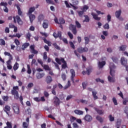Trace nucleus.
<instances>
[{"instance_id": "obj_1", "label": "nucleus", "mask_w": 128, "mask_h": 128, "mask_svg": "<svg viewBox=\"0 0 128 128\" xmlns=\"http://www.w3.org/2000/svg\"><path fill=\"white\" fill-rule=\"evenodd\" d=\"M75 22L76 26L72 24H70L69 26V30H71L72 34H74V35L76 34L78 32V31L76 30V28H82V25L80 24L78 21L76 20Z\"/></svg>"}, {"instance_id": "obj_2", "label": "nucleus", "mask_w": 128, "mask_h": 128, "mask_svg": "<svg viewBox=\"0 0 128 128\" xmlns=\"http://www.w3.org/2000/svg\"><path fill=\"white\" fill-rule=\"evenodd\" d=\"M88 52V48H86L79 47L77 48V50H74V54L78 58H80V54H82V52ZM78 52H79V54Z\"/></svg>"}, {"instance_id": "obj_3", "label": "nucleus", "mask_w": 128, "mask_h": 128, "mask_svg": "<svg viewBox=\"0 0 128 128\" xmlns=\"http://www.w3.org/2000/svg\"><path fill=\"white\" fill-rule=\"evenodd\" d=\"M18 86H13V89L11 90V94L14 96V98L18 100L20 96H18Z\"/></svg>"}, {"instance_id": "obj_4", "label": "nucleus", "mask_w": 128, "mask_h": 128, "mask_svg": "<svg viewBox=\"0 0 128 128\" xmlns=\"http://www.w3.org/2000/svg\"><path fill=\"white\" fill-rule=\"evenodd\" d=\"M13 18H14V24H16V22H18L19 26H22V24H24V22H22V20L20 16H14Z\"/></svg>"}, {"instance_id": "obj_5", "label": "nucleus", "mask_w": 128, "mask_h": 128, "mask_svg": "<svg viewBox=\"0 0 128 128\" xmlns=\"http://www.w3.org/2000/svg\"><path fill=\"white\" fill-rule=\"evenodd\" d=\"M110 74L112 76H114V68H116V66L113 63H110Z\"/></svg>"}, {"instance_id": "obj_6", "label": "nucleus", "mask_w": 128, "mask_h": 128, "mask_svg": "<svg viewBox=\"0 0 128 128\" xmlns=\"http://www.w3.org/2000/svg\"><path fill=\"white\" fill-rule=\"evenodd\" d=\"M12 108L16 114H20V106L17 104H14L12 105Z\"/></svg>"}, {"instance_id": "obj_7", "label": "nucleus", "mask_w": 128, "mask_h": 128, "mask_svg": "<svg viewBox=\"0 0 128 128\" xmlns=\"http://www.w3.org/2000/svg\"><path fill=\"white\" fill-rule=\"evenodd\" d=\"M1 6H4V12H8V3L4 2H1L0 4Z\"/></svg>"}, {"instance_id": "obj_8", "label": "nucleus", "mask_w": 128, "mask_h": 128, "mask_svg": "<svg viewBox=\"0 0 128 128\" xmlns=\"http://www.w3.org/2000/svg\"><path fill=\"white\" fill-rule=\"evenodd\" d=\"M70 72L72 74V76H71V80H72V82L73 83V84H74V76H76V72H74V69H71L70 70Z\"/></svg>"}, {"instance_id": "obj_9", "label": "nucleus", "mask_w": 128, "mask_h": 128, "mask_svg": "<svg viewBox=\"0 0 128 128\" xmlns=\"http://www.w3.org/2000/svg\"><path fill=\"white\" fill-rule=\"evenodd\" d=\"M14 42L16 46V50H18V52H20L21 48L20 47L18 46L20 44V40H18V39H16L14 40Z\"/></svg>"}, {"instance_id": "obj_10", "label": "nucleus", "mask_w": 128, "mask_h": 128, "mask_svg": "<svg viewBox=\"0 0 128 128\" xmlns=\"http://www.w3.org/2000/svg\"><path fill=\"white\" fill-rule=\"evenodd\" d=\"M54 104H55L56 106H60V100L58 97L57 96H55L54 97Z\"/></svg>"}, {"instance_id": "obj_11", "label": "nucleus", "mask_w": 128, "mask_h": 128, "mask_svg": "<svg viewBox=\"0 0 128 128\" xmlns=\"http://www.w3.org/2000/svg\"><path fill=\"white\" fill-rule=\"evenodd\" d=\"M61 62L63 64L62 65V68L66 70V68H68V64H66V60H64V58H61Z\"/></svg>"}, {"instance_id": "obj_12", "label": "nucleus", "mask_w": 128, "mask_h": 128, "mask_svg": "<svg viewBox=\"0 0 128 128\" xmlns=\"http://www.w3.org/2000/svg\"><path fill=\"white\" fill-rule=\"evenodd\" d=\"M30 52L31 54H38V52L34 49V46L33 45L30 46Z\"/></svg>"}, {"instance_id": "obj_13", "label": "nucleus", "mask_w": 128, "mask_h": 128, "mask_svg": "<svg viewBox=\"0 0 128 128\" xmlns=\"http://www.w3.org/2000/svg\"><path fill=\"white\" fill-rule=\"evenodd\" d=\"M86 122H90L92 120V117L89 114H86L84 118Z\"/></svg>"}, {"instance_id": "obj_14", "label": "nucleus", "mask_w": 128, "mask_h": 128, "mask_svg": "<svg viewBox=\"0 0 128 128\" xmlns=\"http://www.w3.org/2000/svg\"><path fill=\"white\" fill-rule=\"evenodd\" d=\"M121 64L122 66H126V64H128V60H126V58L124 57H122L121 58Z\"/></svg>"}, {"instance_id": "obj_15", "label": "nucleus", "mask_w": 128, "mask_h": 128, "mask_svg": "<svg viewBox=\"0 0 128 128\" xmlns=\"http://www.w3.org/2000/svg\"><path fill=\"white\" fill-rule=\"evenodd\" d=\"M42 27L44 28H48V20H44L42 24Z\"/></svg>"}, {"instance_id": "obj_16", "label": "nucleus", "mask_w": 128, "mask_h": 128, "mask_svg": "<svg viewBox=\"0 0 128 128\" xmlns=\"http://www.w3.org/2000/svg\"><path fill=\"white\" fill-rule=\"evenodd\" d=\"M46 84H50L52 82V78L50 76H47L46 78Z\"/></svg>"}, {"instance_id": "obj_17", "label": "nucleus", "mask_w": 128, "mask_h": 128, "mask_svg": "<svg viewBox=\"0 0 128 128\" xmlns=\"http://www.w3.org/2000/svg\"><path fill=\"white\" fill-rule=\"evenodd\" d=\"M7 68L8 70H12V60H8L6 62Z\"/></svg>"}, {"instance_id": "obj_18", "label": "nucleus", "mask_w": 128, "mask_h": 128, "mask_svg": "<svg viewBox=\"0 0 128 128\" xmlns=\"http://www.w3.org/2000/svg\"><path fill=\"white\" fill-rule=\"evenodd\" d=\"M92 16H93V18L96 20H100V17H98L96 14L92 12Z\"/></svg>"}, {"instance_id": "obj_19", "label": "nucleus", "mask_w": 128, "mask_h": 128, "mask_svg": "<svg viewBox=\"0 0 128 128\" xmlns=\"http://www.w3.org/2000/svg\"><path fill=\"white\" fill-rule=\"evenodd\" d=\"M106 65V61L99 62L98 66L99 68H102L104 66Z\"/></svg>"}, {"instance_id": "obj_20", "label": "nucleus", "mask_w": 128, "mask_h": 128, "mask_svg": "<svg viewBox=\"0 0 128 128\" xmlns=\"http://www.w3.org/2000/svg\"><path fill=\"white\" fill-rule=\"evenodd\" d=\"M28 46H30V43H28V42L24 43L22 46V50H26V48Z\"/></svg>"}, {"instance_id": "obj_21", "label": "nucleus", "mask_w": 128, "mask_h": 128, "mask_svg": "<svg viewBox=\"0 0 128 128\" xmlns=\"http://www.w3.org/2000/svg\"><path fill=\"white\" fill-rule=\"evenodd\" d=\"M121 14H122V10H117L115 12V16L117 18H120V16Z\"/></svg>"}, {"instance_id": "obj_22", "label": "nucleus", "mask_w": 128, "mask_h": 128, "mask_svg": "<svg viewBox=\"0 0 128 128\" xmlns=\"http://www.w3.org/2000/svg\"><path fill=\"white\" fill-rule=\"evenodd\" d=\"M4 54L5 56H9L8 60H13L12 56V54H10V53L7 52H4Z\"/></svg>"}, {"instance_id": "obj_23", "label": "nucleus", "mask_w": 128, "mask_h": 128, "mask_svg": "<svg viewBox=\"0 0 128 128\" xmlns=\"http://www.w3.org/2000/svg\"><path fill=\"white\" fill-rule=\"evenodd\" d=\"M94 110L96 112L99 114L100 116L102 114L104 111V110H100L98 108H94Z\"/></svg>"}, {"instance_id": "obj_24", "label": "nucleus", "mask_w": 128, "mask_h": 128, "mask_svg": "<svg viewBox=\"0 0 128 128\" xmlns=\"http://www.w3.org/2000/svg\"><path fill=\"white\" fill-rule=\"evenodd\" d=\"M30 16V21L31 24L32 23V22H34V20L36 19V16H34V14H29Z\"/></svg>"}, {"instance_id": "obj_25", "label": "nucleus", "mask_w": 128, "mask_h": 128, "mask_svg": "<svg viewBox=\"0 0 128 128\" xmlns=\"http://www.w3.org/2000/svg\"><path fill=\"white\" fill-rule=\"evenodd\" d=\"M74 112H75L76 114H78L79 116H80L84 114V112L80 110H74Z\"/></svg>"}, {"instance_id": "obj_26", "label": "nucleus", "mask_w": 128, "mask_h": 128, "mask_svg": "<svg viewBox=\"0 0 128 128\" xmlns=\"http://www.w3.org/2000/svg\"><path fill=\"white\" fill-rule=\"evenodd\" d=\"M5 110L4 112H6V114H8V112L10 110V107L8 105L4 107Z\"/></svg>"}, {"instance_id": "obj_27", "label": "nucleus", "mask_w": 128, "mask_h": 128, "mask_svg": "<svg viewBox=\"0 0 128 128\" xmlns=\"http://www.w3.org/2000/svg\"><path fill=\"white\" fill-rule=\"evenodd\" d=\"M66 24V21L64 18H59L58 24Z\"/></svg>"}, {"instance_id": "obj_28", "label": "nucleus", "mask_w": 128, "mask_h": 128, "mask_svg": "<svg viewBox=\"0 0 128 128\" xmlns=\"http://www.w3.org/2000/svg\"><path fill=\"white\" fill-rule=\"evenodd\" d=\"M16 8L18 10V16H22V10H20V8L18 5L16 6Z\"/></svg>"}, {"instance_id": "obj_29", "label": "nucleus", "mask_w": 128, "mask_h": 128, "mask_svg": "<svg viewBox=\"0 0 128 128\" xmlns=\"http://www.w3.org/2000/svg\"><path fill=\"white\" fill-rule=\"evenodd\" d=\"M84 16L85 18V19L83 20V22H90V17L87 15H84Z\"/></svg>"}, {"instance_id": "obj_30", "label": "nucleus", "mask_w": 128, "mask_h": 128, "mask_svg": "<svg viewBox=\"0 0 128 128\" xmlns=\"http://www.w3.org/2000/svg\"><path fill=\"white\" fill-rule=\"evenodd\" d=\"M36 10V7H31L28 10V14H32Z\"/></svg>"}, {"instance_id": "obj_31", "label": "nucleus", "mask_w": 128, "mask_h": 128, "mask_svg": "<svg viewBox=\"0 0 128 128\" xmlns=\"http://www.w3.org/2000/svg\"><path fill=\"white\" fill-rule=\"evenodd\" d=\"M96 94H98V92H96V91L92 92V94L94 98V100H98V96H96Z\"/></svg>"}, {"instance_id": "obj_32", "label": "nucleus", "mask_w": 128, "mask_h": 128, "mask_svg": "<svg viewBox=\"0 0 128 128\" xmlns=\"http://www.w3.org/2000/svg\"><path fill=\"white\" fill-rule=\"evenodd\" d=\"M112 60L114 62H115V64H118V58H116V56H113L112 58Z\"/></svg>"}, {"instance_id": "obj_33", "label": "nucleus", "mask_w": 128, "mask_h": 128, "mask_svg": "<svg viewBox=\"0 0 128 128\" xmlns=\"http://www.w3.org/2000/svg\"><path fill=\"white\" fill-rule=\"evenodd\" d=\"M96 120H97L98 122H104V119H102V118L100 116H96Z\"/></svg>"}, {"instance_id": "obj_34", "label": "nucleus", "mask_w": 128, "mask_h": 128, "mask_svg": "<svg viewBox=\"0 0 128 128\" xmlns=\"http://www.w3.org/2000/svg\"><path fill=\"white\" fill-rule=\"evenodd\" d=\"M119 50H122V52H124L126 49V45H122L121 46H120Z\"/></svg>"}, {"instance_id": "obj_35", "label": "nucleus", "mask_w": 128, "mask_h": 128, "mask_svg": "<svg viewBox=\"0 0 128 128\" xmlns=\"http://www.w3.org/2000/svg\"><path fill=\"white\" fill-rule=\"evenodd\" d=\"M108 80L110 82H116V80H114V78H112L110 76H108Z\"/></svg>"}, {"instance_id": "obj_36", "label": "nucleus", "mask_w": 128, "mask_h": 128, "mask_svg": "<svg viewBox=\"0 0 128 128\" xmlns=\"http://www.w3.org/2000/svg\"><path fill=\"white\" fill-rule=\"evenodd\" d=\"M70 86V81L68 80V84L64 87L63 90H67Z\"/></svg>"}, {"instance_id": "obj_37", "label": "nucleus", "mask_w": 128, "mask_h": 128, "mask_svg": "<svg viewBox=\"0 0 128 128\" xmlns=\"http://www.w3.org/2000/svg\"><path fill=\"white\" fill-rule=\"evenodd\" d=\"M81 10L83 12H86L88 10V6L85 5L83 6L82 8H81Z\"/></svg>"}, {"instance_id": "obj_38", "label": "nucleus", "mask_w": 128, "mask_h": 128, "mask_svg": "<svg viewBox=\"0 0 128 128\" xmlns=\"http://www.w3.org/2000/svg\"><path fill=\"white\" fill-rule=\"evenodd\" d=\"M29 126H30V124L26 122H23L22 123L23 128H28Z\"/></svg>"}, {"instance_id": "obj_39", "label": "nucleus", "mask_w": 128, "mask_h": 128, "mask_svg": "<svg viewBox=\"0 0 128 128\" xmlns=\"http://www.w3.org/2000/svg\"><path fill=\"white\" fill-rule=\"evenodd\" d=\"M84 40L85 41V44H88V43L90 42V38H88V37H84Z\"/></svg>"}, {"instance_id": "obj_40", "label": "nucleus", "mask_w": 128, "mask_h": 128, "mask_svg": "<svg viewBox=\"0 0 128 128\" xmlns=\"http://www.w3.org/2000/svg\"><path fill=\"white\" fill-rule=\"evenodd\" d=\"M30 36H32V34L30 32L26 34V40H30Z\"/></svg>"}, {"instance_id": "obj_41", "label": "nucleus", "mask_w": 128, "mask_h": 128, "mask_svg": "<svg viewBox=\"0 0 128 128\" xmlns=\"http://www.w3.org/2000/svg\"><path fill=\"white\" fill-rule=\"evenodd\" d=\"M27 72L28 74H32V70L30 69V64H27Z\"/></svg>"}, {"instance_id": "obj_42", "label": "nucleus", "mask_w": 128, "mask_h": 128, "mask_svg": "<svg viewBox=\"0 0 128 128\" xmlns=\"http://www.w3.org/2000/svg\"><path fill=\"white\" fill-rule=\"evenodd\" d=\"M0 46H6V41L2 38H0Z\"/></svg>"}, {"instance_id": "obj_43", "label": "nucleus", "mask_w": 128, "mask_h": 128, "mask_svg": "<svg viewBox=\"0 0 128 128\" xmlns=\"http://www.w3.org/2000/svg\"><path fill=\"white\" fill-rule=\"evenodd\" d=\"M53 46H54V48H56V50H60V48L59 47L58 45V44H56V42L54 43Z\"/></svg>"}, {"instance_id": "obj_44", "label": "nucleus", "mask_w": 128, "mask_h": 128, "mask_svg": "<svg viewBox=\"0 0 128 128\" xmlns=\"http://www.w3.org/2000/svg\"><path fill=\"white\" fill-rule=\"evenodd\" d=\"M110 122H114V117L112 116V115L110 114L108 116Z\"/></svg>"}, {"instance_id": "obj_45", "label": "nucleus", "mask_w": 128, "mask_h": 128, "mask_svg": "<svg viewBox=\"0 0 128 128\" xmlns=\"http://www.w3.org/2000/svg\"><path fill=\"white\" fill-rule=\"evenodd\" d=\"M55 60L58 64H62V58L60 59L58 58H56Z\"/></svg>"}, {"instance_id": "obj_46", "label": "nucleus", "mask_w": 128, "mask_h": 128, "mask_svg": "<svg viewBox=\"0 0 128 128\" xmlns=\"http://www.w3.org/2000/svg\"><path fill=\"white\" fill-rule=\"evenodd\" d=\"M44 70H50V66H48V65H46L44 64Z\"/></svg>"}, {"instance_id": "obj_47", "label": "nucleus", "mask_w": 128, "mask_h": 128, "mask_svg": "<svg viewBox=\"0 0 128 128\" xmlns=\"http://www.w3.org/2000/svg\"><path fill=\"white\" fill-rule=\"evenodd\" d=\"M114 106H118V100H116V98L114 97L112 100Z\"/></svg>"}, {"instance_id": "obj_48", "label": "nucleus", "mask_w": 128, "mask_h": 128, "mask_svg": "<svg viewBox=\"0 0 128 128\" xmlns=\"http://www.w3.org/2000/svg\"><path fill=\"white\" fill-rule=\"evenodd\" d=\"M61 78L63 80H66V74L63 73L62 74Z\"/></svg>"}, {"instance_id": "obj_49", "label": "nucleus", "mask_w": 128, "mask_h": 128, "mask_svg": "<svg viewBox=\"0 0 128 128\" xmlns=\"http://www.w3.org/2000/svg\"><path fill=\"white\" fill-rule=\"evenodd\" d=\"M70 46L73 49L76 50V46H74V42H70Z\"/></svg>"}, {"instance_id": "obj_50", "label": "nucleus", "mask_w": 128, "mask_h": 128, "mask_svg": "<svg viewBox=\"0 0 128 128\" xmlns=\"http://www.w3.org/2000/svg\"><path fill=\"white\" fill-rule=\"evenodd\" d=\"M46 4H54V2L52 1V0H46Z\"/></svg>"}, {"instance_id": "obj_51", "label": "nucleus", "mask_w": 128, "mask_h": 128, "mask_svg": "<svg viewBox=\"0 0 128 128\" xmlns=\"http://www.w3.org/2000/svg\"><path fill=\"white\" fill-rule=\"evenodd\" d=\"M82 86L84 90H86V86H88V82H83L82 83Z\"/></svg>"}, {"instance_id": "obj_52", "label": "nucleus", "mask_w": 128, "mask_h": 128, "mask_svg": "<svg viewBox=\"0 0 128 128\" xmlns=\"http://www.w3.org/2000/svg\"><path fill=\"white\" fill-rule=\"evenodd\" d=\"M18 62H16L13 67L14 70H16L18 68Z\"/></svg>"}, {"instance_id": "obj_53", "label": "nucleus", "mask_w": 128, "mask_h": 128, "mask_svg": "<svg viewBox=\"0 0 128 128\" xmlns=\"http://www.w3.org/2000/svg\"><path fill=\"white\" fill-rule=\"evenodd\" d=\"M6 126L8 128H12V123L9 122H8L6 123Z\"/></svg>"}, {"instance_id": "obj_54", "label": "nucleus", "mask_w": 128, "mask_h": 128, "mask_svg": "<svg viewBox=\"0 0 128 128\" xmlns=\"http://www.w3.org/2000/svg\"><path fill=\"white\" fill-rule=\"evenodd\" d=\"M78 12L79 16H80V18H82V16H84V12H83L82 10V11H79Z\"/></svg>"}, {"instance_id": "obj_55", "label": "nucleus", "mask_w": 128, "mask_h": 128, "mask_svg": "<svg viewBox=\"0 0 128 128\" xmlns=\"http://www.w3.org/2000/svg\"><path fill=\"white\" fill-rule=\"evenodd\" d=\"M86 72H87V74L88 76H90V73L92 72V68H87Z\"/></svg>"}, {"instance_id": "obj_56", "label": "nucleus", "mask_w": 128, "mask_h": 128, "mask_svg": "<svg viewBox=\"0 0 128 128\" xmlns=\"http://www.w3.org/2000/svg\"><path fill=\"white\" fill-rule=\"evenodd\" d=\"M104 30H108V28H110V25L108 24H106L104 26Z\"/></svg>"}, {"instance_id": "obj_57", "label": "nucleus", "mask_w": 128, "mask_h": 128, "mask_svg": "<svg viewBox=\"0 0 128 128\" xmlns=\"http://www.w3.org/2000/svg\"><path fill=\"white\" fill-rule=\"evenodd\" d=\"M2 98L4 102H8V96H3Z\"/></svg>"}, {"instance_id": "obj_58", "label": "nucleus", "mask_w": 128, "mask_h": 128, "mask_svg": "<svg viewBox=\"0 0 128 128\" xmlns=\"http://www.w3.org/2000/svg\"><path fill=\"white\" fill-rule=\"evenodd\" d=\"M34 86V84L32 82H30L28 84L27 86L28 88H32Z\"/></svg>"}, {"instance_id": "obj_59", "label": "nucleus", "mask_w": 128, "mask_h": 128, "mask_svg": "<svg viewBox=\"0 0 128 128\" xmlns=\"http://www.w3.org/2000/svg\"><path fill=\"white\" fill-rule=\"evenodd\" d=\"M68 34L69 38H70V40H72V38H74V35H72L70 32H68Z\"/></svg>"}, {"instance_id": "obj_60", "label": "nucleus", "mask_w": 128, "mask_h": 128, "mask_svg": "<svg viewBox=\"0 0 128 128\" xmlns=\"http://www.w3.org/2000/svg\"><path fill=\"white\" fill-rule=\"evenodd\" d=\"M40 34H42V36H44V38H48V34H46V32H40Z\"/></svg>"}, {"instance_id": "obj_61", "label": "nucleus", "mask_w": 128, "mask_h": 128, "mask_svg": "<svg viewBox=\"0 0 128 128\" xmlns=\"http://www.w3.org/2000/svg\"><path fill=\"white\" fill-rule=\"evenodd\" d=\"M43 58L44 60H48V55L46 54V52H44Z\"/></svg>"}, {"instance_id": "obj_62", "label": "nucleus", "mask_w": 128, "mask_h": 128, "mask_svg": "<svg viewBox=\"0 0 128 128\" xmlns=\"http://www.w3.org/2000/svg\"><path fill=\"white\" fill-rule=\"evenodd\" d=\"M111 20H112V16H110V14H108L107 16V20H108V22H110Z\"/></svg>"}, {"instance_id": "obj_63", "label": "nucleus", "mask_w": 128, "mask_h": 128, "mask_svg": "<svg viewBox=\"0 0 128 128\" xmlns=\"http://www.w3.org/2000/svg\"><path fill=\"white\" fill-rule=\"evenodd\" d=\"M72 95L68 96L66 98V100H72Z\"/></svg>"}, {"instance_id": "obj_64", "label": "nucleus", "mask_w": 128, "mask_h": 128, "mask_svg": "<svg viewBox=\"0 0 128 128\" xmlns=\"http://www.w3.org/2000/svg\"><path fill=\"white\" fill-rule=\"evenodd\" d=\"M74 128H78V125L76 123H73Z\"/></svg>"}]
</instances>
